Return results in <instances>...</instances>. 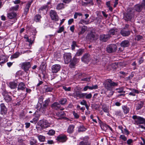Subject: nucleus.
<instances>
[{
	"mask_svg": "<svg viewBox=\"0 0 145 145\" xmlns=\"http://www.w3.org/2000/svg\"><path fill=\"white\" fill-rule=\"evenodd\" d=\"M118 82H114L110 79L106 80L104 82L103 85L105 88L108 90H112L113 88H115L118 85Z\"/></svg>",
	"mask_w": 145,
	"mask_h": 145,
	"instance_id": "nucleus-1",
	"label": "nucleus"
},
{
	"mask_svg": "<svg viewBox=\"0 0 145 145\" xmlns=\"http://www.w3.org/2000/svg\"><path fill=\"white\" fill-rule=\"evenodd\" d=\"M132 118L134 120V123L135 125H138L144 123L145 121L142 117L136 115H133Z\"/></svg>",
	"mask_w": 145,
	"mask_h": 145,
	"instance_id": "nucleus-2",
	"label": "nucleus"
},
{
	"mask_svg": "<svg viewBox=\"0 0 145 145\" xmlns=\"http://www.w3.org/2000/svg\"><path fill=\"white\" fill-rule=\"evenodd\" d=\"M133 10L131 9L128 11L127 12L124 14V18L126 21H129L134 16Z\"/></svg>",
	"mask_w": 145,
	"mask_h": 145,
	"instance_id": "nucleus-3",
	"label": "nucleus"
},
{
	"mask_svg": "<svg viewBox=\"0 0 145 145\" xmlns=\"http://www.w3.org/2000/svg\"><path fill=\"white\" fill-rule=\"evenodd\" d=\"M117 48V46L115 44H111L107 46L106 51L109 53H113L116 51Z\"/></svg>",
	"mask_w": 145,
	"mask_h": 145,
	"instance_id": "nucleus-4",
	"label": "nucleus"
},
{
	"mask_svg": "<svg viewBox=\"0 0 145 145\" xmlns=\"http://www.w3.org/2000/svg\"><path fill=\"white\" fill-rule=\"evenodd\" d=\"M50 15L52 20L55 21L58 20V16L55 10H51L50 11Z\"/></svg>",
	"mask_w": 145,
	"mask_h": 145,
	"instance_id": "nucleus-5",
	"label": "nucleus"
},
{
	"mask_svg": "<svg viewBox=\"0 0 145 145\" xmlns=\"http://www.w3.org/2000/svg\"><path fill=\"white\" fill-rule=\"evenodd\" d=\"M21 65L22 68L24 69L25 72L28 71L29 68L31 67V65L29 62L25 61L22 63H21Z\"/></svg>",
	"mask_w": 145,
	"mask_h": 145,
	"instance_id": "nucleus-6",
	"label": "nucleus"
},
{
	"mask_svg": "<svg viewBox=\"0 0 145 145\" xmlns=\"http://www.w3.org/2000/svg\"><path fill=\"white\" fill-rule=\"evenodd\" d=\"M111 36L110 34H102L99 36V40L103 42L107 41L110 37Z\"/></svg>",
	"mask_w": 145,
	"mask_h": 145,
	"instance_id": "nucleus-7",
	"label": "nucleus"
},
{
	"mask_svg": "<svg viewBox=\"0 0 145 145\" xmlns=\"http://www.w3.org/2000/svg\"><path fill=\"white\" fill-rule=\"evenodd\" d=\"M64 58L65 63V64H68L71 60L72 56L70 53H65L64 54Z\"/></svg>",
	"mask_w": 145,
	"mask_h": 145,
	"instance_id": "nucleus-8",
	"label": "nucleus"
},
{
	"mask_svg": "<svg viewBox=\"0 0 145 145\" xmlns=\"http://www.w3.org/2000/svg\"><path fill=\"white\" fill-rule=\"evenodd\" d=\"M86 38L90 41L96 40L98 39V36L97 35H95L93 33L91 32L87 34Z\"/></svg>",
	"mask_w": 145,
	"mask_h": 145,
	"instance_id": "nucleus-9",
	"label": "nucleus"
},
{
	"mask_svg": "<svg viewBox=\"0 0 145 145\" xmlns=\"http://www.w3.org/2000/svg\"><path fill=\"white\" fill-rule=\"evenodd\" d=\"M16 14L15 12L14 11H12L8 13L7 16L9 19L13 20L12 21L14 23L17 20L16 18Z\"/></svg>",
	"mask_w": 145,
	"mask_h": 145,
	"instance_id": "nucleus-10",
	"label": "nucleus"
},
{
	"mask_svg": "<svg viewBox=\"0 0 145 145\" xmlns=\"http://www.w3.org/2000/svg\"><path fill=\"white\" fill-rule=\"evenodd\" d=\"M91 57L90 55L88 54H86L81 58L82 61L84 63H88L91 59Z\"/></svg>",
	"mask_w": 145,
	"mask_h": 145,
	"instance_id": "nucleus-11",
	"label": "nucleus"
},
{
	"mask_svg": "<svg viewBox=\"0 0 145 145\" xmlns=\"http://www.w3.org/2000/svg\"><path fill=\"white\" fill-rule=\"evenodd\" d=\"M120 34L123 37H128L130 34V31L124 28L121 30Z\"/></svg>",
	"mask_w": 145,
	"mask_h": 145,
	"instance_id": "nucleus-12",
	"label": "nucleus"
},
{
	"mask_svg": "<svg viewBox=\"0 0 145 145\" xmlns=\"http://www.w3.org/2000/svg\"><path fill=\"white\" fill-rule=\"evenodd\" d=\"M67 139V137L65 135L62 134L57 136L56 140L59 142H63L66 141Z\"/></svg>",
	"mask_w": 145,
	"mask_h": 145,
	"instance_id": "nucleus-13",
	"label": "nucleus"
},
{
	"mask_svg": "<svg viewBox=\"0 0 145 145\" xmlns=\"http://www.w3.org/2000/svg\"><path fill=\"white\" fill-rule=\"evenodd\" d=\"M33 2V0H31L30 1H29L27 4H26V6L25 8L24 14L25 15H26L29 11L30 7Z\"/></svg>",
	"mask_w": 145,
	"mask_h": 145,
	"instance_id": "nucleus-14",
	"label": "nucleus"
},
{
	"mask_svg": "<svg viewBox=\"0 0 145 145\" xmlns=\"http://www.w3.org/2000/svg\"><path fill=\"white\" fill-rule=\"evenodd\" d=\"M61 69V66L59 64H56L52 66L51 69L52 72L53 73H56Z\"/></svg>",
	"mask_w": 145,
	"mask_h": 145,
	"instance_id": "nucleus-15",
	"label": "nucleus"
},
{
	"mask_svg": "<svg viewBox=\"0 0 145 145\" xmlns=\"http://www.w3.org/2000/svg\"><path fill=\"white\" fill-rule=\"evenodd\" d=\"M2 94L4 97V99L7 102H10L12 100V98L10 96H9L8 93L6 91H4Z\"/></svg>",
	"mask_w": 145,
	"mask_h": 145,
	"instance_id": "nucleus-16",
	"label": "nucleus"
},
{
	"mask_svg": "<svg viewBox=\"0 0 145 145\" xmlns=\"http://www.w3.org/2000/svg\"><path fill=\"white\" fill-rule=\"evenodd\" d=\"M79 59L75 57H73L70 62L69 66L70 67H73L79 61Z\"/></svg>",
	"mask_w": 145,
	"mask_h": 145,
	"instance_id": "nucleus-17",
	"label": "nucleus"
},
{
	"mask_svg": "<svg viewBox=\"0 0 145 145\" xmlns=\"http://www.w3.org/2000/svg\"><path fill=\"white\" fill-rule=\"evenodd\" d=\"M51 107L54 109L58 110L60 109L61 110H64V108H61V106L59 103L58 102H55L52 104Z\"/></svg>",
	"mask_w": 145,
	"mask_h": 145,
	"instance_id": "nucleus-18",
	"label": "nucleus"
},
{
	"mask_svg": "<svg viewBox=\"0 0 145 145\" xmlns=\"http://www.w3.org/2000/svg\"><path fill=\"white\" fill-rule=\"evenodd\" d=\"M41 123L40 126L43 129H44L50 126V124L46 120H44L41 121H40Z\"/></svg>",
	"mask_w": 145,
	"mask_h": 145,
	"instance_id": "nucleus-19",
	"label": "nucleus"
},
{
	"mask_svg": "<svg viewBox=\"0 0 145 145\" xmlns=\"http://www.w3.org/2000/svg\"><path fill=\"white\" fill-rule=\"evenodd\" d=\"M84 94L83 93L80 92L79 91H76L73 94V96L74 97L76 98L77 99L81 98H83V96Z\"/></svg>",
	"mask_w": 145,
	"mask_h": 145,
	"instance_id": "nucleus-20",
	"label": "nucleus"
},
{
	"mask_svg": "<svg viewBox=\"0 0 145 145\" xmlns=\"http://www.w3.org/2000/svg\"><path fill=\"white\" fill-rule=\"evenodd\" d=\"M91 143L88 140L87 137L84 138L82 141L80 142L79 145H90Z\"/></svg>",
	"mask_w": 145,
	"mask_h": 145,
	"instance_id": "nucleus-21",
	"label": "nucleus"
},
{
	"mask_svg": "<svg viewBox=\"0 0 145 145\" xmlns=\"http://www.w3.org/2000/svg\"><path fill=\"white\" fill-rule=\"evenodd\" d=\"M1 112L2 114H6L7 113V109L6 108L5 104L3 103H2L1 104Z\"/></svg>",
	"mask_w": 145,
	"mask_h": 145,
	"instance_id": "nucleus-22",
	"label": "nucleus"
},
{
	"mask_svg": "<svg viewBox=\"0 0 145 145\" xmlns=\"http://www.w3.org/2000/svg\"><path fill=\"white\" fill-rule=\"evenodd\" d=\"M25 88L26 86L25 83L23 82H21L18 85V90L23 91Z\"/></svg>",
	"mask_w": 145,
	"mask_h": 145,
	"instance_id": "nucleus-23",
	"label": "nucleus"
},
{
	"mask_svg": "<svg viewBox=\"0 0 145 145\" xmlns=\"http://www.w3.org/2000/svg\"><path fill=\"white\" fill-rule=\"evenodd\" d=\"M134 9L136 11L140 12L143 8L141 4H137L135 6Z\"/></svg>",
	"mask_w": 145,
	"mask_h": 145,
	"instance_id": "nucleus-24",
	"label": "nucleus"
},
{
	"mask_svg": "<svg viewBox=\"0 0 145 145\" xmlns=\"http://www.w3.org/2000/svg\"><path fill=\"white\" fill-rule=\"evenodd\" d=\"M74 126L73 125H69L67 129V132L68 133H72L74 131Z\"/></svg>",
	"mask_w": 145,
	"mask_h": 145,
	"instance_id": "nucleus-25",
	"label": "nucleus"
},
{
	"mask_svg": "<svg viewBox=\"0 0 145 145\" xmlns=\"http://www.w3.org/2000/svg\"><path fill=\"white\" fill-rule=\"evenodd\" d=\"M122 108L124 114H126L129 112L130 109L127 106L123 105L122 106Z\"/></svg>",
	"mask_w": 145,
	"mask_h": 145,
	"instance_id": "nucleus-26",
	"label": "nucleus"
},
{
	"mask_svg": "<svg viewBox=\"0 0 145 145\" xmlns=\"http://www.w3.org/2000/svg\"><path fill=\"white\" fill-rule=\"evenodd\" d=\"M120 45L123 47H128L129 45V42L127 40H123L121 43Z\"/></svg>",
	"mask_w": 145,
	"mask_h": 145,
	"instance_id": "nucleus-27",
	"label": "nucleus"
},
{
	"mask_svg": "<svg viewBox=\"0 0 145 145\" xmlns=\"http://www.w3.org/2000/svg\"><path fill=\"white\" fill-rule=\"evenodd\" d=\"M41 18L42 17L40 15L37 14L35 16L34 20L37 22H40Z\"/></svg>",
	"mask_w": 145,
	"mask_h": 145,
	"instance_id": "nucleus-28",
	"label": "nucleus"
},
{
	"mask_svg": "<svg viewBox=\"0 0 145 145\" xmlns=\"http://www.w3.org/2000/svg\"><path fill=\"white\" fill-rule=\"evenodd\" d=\"M144 102L142 101H140L138 102L136 105V109L137 110L141 109L143 106Z\"/></svg>",
	"mask_w": 145,
	"mask_h": 145,
	"instance_id": "nucleus-29",
	"label": "nucleus"
},
{
	"mask_svg": "<svg viewBox=\"0 0 145 145\" xmlns=\"http://www.w3.org/2000/svg\"><path fill=\"white\" fill-rule=\"evenodd\" d=\"M130 90H131L132 91L129 93L128 95H129L134 96L135 95L136 93H139L138 91L136 89H131Z\"/></svg>",
	"mask_w": 145,
	"mask_h": 145,
	"instance_id": "nucleus-30",
	"label": "nucleus"
},
{
	"mask_svg": "<svg viewBox=\"0 0 145 145\" xmlns=\"http://www.w3.org/2000/svg\"><path fill=\"white\" fill-rule=\"evenodd\" d=\"M86 27L84 26L80 28V29H79V32L78 33L79 35H82L85 32L86 30Z\"/></svg>",
	"mask_w": 145,
	"mask_h": 145,
	"instance_id": "nucleus-31",
	"label": "nucleus"
},
{
	"mask_svg": "<svg viewBox=\"0 0 145 145\" xmlns=\"http://www.w3.org/2000/svg\"><path fill=\"white\" fill-rule=\"evenodd\" d=\"M117 31L118 29H112L110 30L108 34H110L111 36V35H114L117 32Z\"/></svg>",
	"mask_w": 145,
	"mask_h": 145,
	"instance_id": "nucleus-32",
	"label": "nucleus"
},
{
	"mask_svg": "<svg viewBox=\"0 0 145 145\" xmlns=\"http://www.w3.org/2000/svg\"><path fill=\"white\" fill-rule=\"evenodd\" d=\"M84 52V49H79L77 50V51L75 54L76 56H81Z\"/></svg>",
	"mask_w": 145,
	"mask_h": 145,
	"instance_id": "nucleus-33",
	"label": "nucleus"
},
{
	"mask_svg": "<svg viewBox=\"0 0 145 145\" xmlns=\"http://www.w3.org/2000/svg\"><path fill=\"white\" fill-rule=\"evenodd\" d=\"M29 142L31 145H37L36 144L37 142V140L33 137L31 138V140L29 141Z\"/></svg>",
	"mask_w": 145,
	"mask_h": 145,
	"instance_id": "nucleus-34",
	"label": "nucleus"
},
{
	"mask_svg": "<svg viewBox=\"0 0 145 145\" xmlns=\"http://www.w3.org/2000/svg\"><path fill=\"white\" fill-rule=\"evenodd\" d=\"M22 53H21L20 52H16L14 54L11 56L10 58L11 59H13L14 58H17L19 57V56Z\"/></svg>",
	"mask_w": 145,
	"mask_h": 145,
	"instance_id": "nucleus-35",
	"label": "nucleus"
},
{
	"mask_svg": "<svg viewBox=\"0 0 145 145\" xmlns=\"http://www.w3.org/2000/svg\"><path fill=\"white\" fill-rule=\"evenodd\" d=\"M17 84L14 82H10L9 83V87L11 89H14L16 87Z\"/></svg>",
	"mask_w": 145,
	"mask_h": 145,
	"instance_id": "nucleus-36",
	"label": "nucleus"
},
{
	"mask_svg": "<svg viewBox=\"0 0 145 145\" xmlns=\"http://www.w3.org/2000/svg\"><path fill=\"white\" fill-rule=\"evenodd\" d=\"M53 89V88L49 87L47 85H45L44 88V90L45 92H51Z\"/></svg>",
	"mask_w": 145,
	"mask_h": 145,
	"instance_id": "nucleus-37",
	"label": "nucleus"
},
{
	"mask_svg": "<svg viewBox=\"0 0 145 145\" xmlns=\"http://www.w3.org/2000/svg\"><path fill=\"white\" fill-rule=\"evenodd\" d=\"M114 114L116 116H118L121 117H123V115L122 112L120 110H116L114 112Z\"/></svg>",
	"mask_w": 145,
	"mask_h": 145,
	"instance_id": "nucleus-38",
	"label": "nucleus"
},
{
	"mask_svg": "<svg viewBox=\"0 0 145 145\" xmlns=\"http://www.w3.org/2000/svg\"><path fill=\"white\" fill-rule=\"evenodd\" d=\"M64 4L62 3L58 4L56 6V9L58 10H61L64 8Z\"/></svg>",
	"mask_w": 145,
	"mask_h": 145,
	"instance_id": "nucleus-39",
	"label": "nucleus"
},
{
	"mask_svg": "<svg viewBox=\"0 0 145 145\" xmlns=\"http://www.w3.org/2000/svg\"><path fill=\"white\" fill-rule=\"evenodd\" d=\"M84 95L83 96V98H84L85 97L87 99H90L92 97V94L91 93L88 94L86 93H83Z\"/></svg>",
	"mask_w": 145,
	"mask_h": 145,
	"instance_id": "nucleus-40",
	"label": "nucleus"
},
{
	"mask_svg": "<svg viewBox=\"0 0 145 145\" xmlns=\"http://www.w3.org/2000/svg\"><path fill=\"white\" fill-rule=\"evenodd\" d=\"M86 129L83 125H82L78 127V132L85 131Z\"/></svg>",
	"mask_w": 145,
	"mask_h": 145,
	"instance_id": "nucleus-41",
	"label": "nucleus"
},
{
	"mask_svg": "<svg viewBox=\"0 0 145 145\" xmlns=\"http://www.w3.org/2000/svg\"><path fill=\"white\" fill-rule=\"evenodd\" d=\"M67 100L66 98H62L59 101V104L62 105H64L67 102Z\"/></svg>",
	"mask_w": 145,
	"mask_h": 145,
	"instance_id": "nucleus-42",
	"label": "nucleus"
},
{
	"mask_svg": "<svg viewBox=\"0 0 145 145\" xmlns=\"http://www.w3.org/2000/svg\"><path fill=\"white\" fill-rule=\"evenodd\" d=\"M39 140L41 142H44L45 140V137L44 136L41 135H39L37 136Z\"/></svg>",
	"mask_w": 145,
	"mask_h": 145,
	"instance_id": "nucleus-43",
	"label": "nucleus"
},
{
	"mask_svg": "<svg viewBox=\"0 0 145 145\" xmlns=\"http://www.w3.org/2000/svg\"><path fill=\"white\" fill-rule=\"evenodd\" d=\"M106 5L107 7L109 8V9L110 11H112L113 8L112 7L110 6V1H108L106 3Z\"/></svg>",
	"mask_w": 145,
	"mask_h": 145,
	"instance_id": "nucleus-44",
	"label": "nucleus"
},
{
	"mask_svg": "<svg viewBox=\"0 0 145 145\" xmlns=\"http://www.w3.org/2000/svg\"><path fill=\"white\" fill-rule=\"evenodd\" d=\"M77 46L76 42L74 41H73L71 45V48L72 50H74L75 49V47Z\"/></svg>",
	"mask_w": 145,
	"mask_h": 145,
	"instance_id": "nucleus-45",
	"label": "nucleus"
},
{
	"mask_svg": "<svg viewBox=\"0 0 145 145\" xmlns=\"http://www.w3.org/2000/svg\"><path fill=\"white\" fill-rule=\"evenodd\" d=\"M117 66V64L116 63H112L110 65H108V67H111L112 69H115Z\"/></svg>",
	"mask_w": 145,
	"mask_h": 145,
	"instance_id": "nucleus-46",
	"label": "nucleus"
},
{
	"mask_svg": "<svg viewBox=\"0 0 145 145\" xmlns=\"http://www.w3.org/2000/svg\"><path fill=\"white\" fill-rule=\"evenodd\" d=\"M116 90L117 91V92L118 93H125V91H123V89L122 88H116Z\"/></svg>",
	"mask_w": 145,
	"mask_h": 145,
	"instance_id": "nucleus-47",
	"label": "nucleus"
},
{
	"mask_svg": "<svg viewBox=\"0 0 145 145\" xmlns=\"http://www.w3.org/2000/svg\"><path fill=\"white\" fill-rule=\"evenodd\" d=\"M142 39V36L140 35H137L135 37V40L138 41Z\"/></svg>",
	"mask_w": 145,
	"mask_h": 145,
	"instance_id": "nucleus-48",
	"label": "nucleus"
},
{
	"mask_svg": "<svg viewBox=\"0 0 145 145\" xmlns=\"http://www.w3.org/2000/svg\"><path fill=\"white\" fill-rule=\"evenodd\" d=\"M47 8H48L47 5H43L39 9V10L43 11L44 10H46Z\"/></svg>",
	"mask_w": 145,
	"mask_h": 145,
	"instance_id": "nucleus-49",
	"label": "nucleus"
},
{
	"mask_svg": "<svg viewBox=\"0 0 145 145\" xmlns=\"http://www.w3.org/2000/svg\"><path fill=\"white\" fill-rule=\"evenodd\" d=\"M82 14L81 13L76 12L74 15V18L75 19H76L78 16H82Z\"/></svg>",
	"mask_w": 145,
	"mask_h": 145,
	"instance_id": "nucleus-50",
	"label": "nucleus"
},
{
	"mask_svg": "<svg viewBox=\"0 0 145 145\" xmlns=\"http://www.w3.org/2000/svg\"><path fill=\"white\" fill-rule=\"evenodd\" d=\"M55 131L53 130H50L47 134L50 135H53L55 134Z\"/></svg>",
	"mask_w": 145,
	"mask_h": 145,
	"instance_id": "nucleus-51",
	"label": "nucleus"
},
{
	"mask_svg": "<svg viewBox=\"0 0 145 145\" xmlns=\"http://www.w3.org/2000/svg\"><path fill=\"white\" fill-rule=\"evenodd\" d=\"M79 24H88V22L85 20L84 19H81L79 22Z\"/></svg>",
	"mask_w": 145,
	"mask_h": 145,
	"instance_id": "nucleus-52",
	"label": "nucleus"
},
{
	"mask_svg": "<svg viewBox=\"0 0 145 145\" xmlns=\"http://www.w3.org/2000/svg\"><path fill=\"white\" fill-rule=\"evenodd\" d=\"M102 109L103 111L105 112L108 113L109 112L108 109L105 106H103Z\"/></svg>",
	"mask_w": 145,
	"mask_h": 145,
	"instance_id": "nucleus-53",
	"label": "nucleus"
},
{
	"mask_svg": "<svg viewBox=\"0 0 145 145\" xmlns=\"http://www.w3.org/2000/svg\"><path fill=\"white\" fill-rule=\"evenodd\" d=\"M73 114L75 118L76 119H78L79 118V115L78 114V113H76L75 111H73Z\"/></svg>",
	"mask_w": 145,
	"mask_h": 145,
	"instance_id": "nucleus-54",
	"label": "nucleus"
},
{
	"mask_svg": "<svg viewBox=\"0 0 145 145\" xmlns=\"http://www.w3.org/2000/svg\"><path fill=\"white\" fill-rule=\"evenodd\" d=\"M64 30V28L63 26L60 27L59 30L57 31V32L58 33H61Z\"/></svg>",
	"mask_w": 145,
	"mask_h": 145,
	"instance_id": "nucleus-55",
	"label": "nucleus"
},
{
	"mask_svg": "<svg viewBox=\"0 0 145 145\" xmlns=\"http://www.w3.org/2000/svg\"><path fill=\"white\" fill-rule=\"evenodd\" d=\"M98 88V86L97 85H94L92 86H89L88 89L92 90L94 89H96Z\"/></svg>",
	"mask_w": 145,
	"mask_h": 145,
	"instance_id": "nucleus-56",
	"label": "nucleus"
},
{
	"mask_svg": "<svg viewBox=\"0 0 145 145\" xmlns=\"http://www.w3.org/2000/svg\"><path fill=\"white\" fill-rule=\"evenodd\" d=\"M19 7V5H16L15 6L12 7L11 8V9L13 10H17Z\"/></svg>",
	"mask_w": 145,
	"mask_h": 145,
	"instance_id": "nucleus-57",
	"label": "nucleus"
},
{
	"mask_svg": "<svg viewBox=\"0 0 145 145\" xmlns=\"http://www.w3.org/2000/svg\"><path fill=\"white\" fill-rule=\"evenodd\" d=\"M63 88L66 91H70L71 90V88L69 87L68 88L65 86H63Z\"/></svg>",
	"mask_w": 145,
	"mask_h": 145,
	"instance_id": "nucleus-58",
	"label": "nucleus"
},
{
	"mask_svg": "<svg viewBox=\"0 0 145 145\" xmlns=\"http://www.w3.org/2000/svg\"><path fill=\"white\" fill-rule=\"evenodd\" d=\"M120 138L124 141L127 140V138L124 135H121L120 136Z\"/></svg>",
	"mask_w": 145,
	"mask_h": 145,
	"instance_id": "nucleus-59",
	"label": "nucleus"
},
{
	"mask_svg": "<svg viewBox=\"0 0 145 145\" xmlns=\"http://www.w3.org/2000/svg\"><path fill=\"white\" fill-rule=\"evenodd\" d=\"M123 132L124 133H123L125 134V135H128L129 134V133L128 130L126 128L124 129V130L123 131Z\"/></svg>",
	"mask_w": 145,
	"mask_h": 145,
	"instance_id": "nucleus-60",
	"label": "nucleus"
},
{
	"mask_svg": "<svg viewBox=\"0 0 145 145\" xmlns=\"http://www.w3.org/2000/svg\"><path fill=\"white\" fill-rule=\"evenodd\" d=\"M80 104L82 105L85 106L87 104L86 101L84 99L83 100L80 102Z\"/></svg>",
	"mask_w": 145,
	"mask_h": 145,
	"instance_id": "nucleus-61",
	"label": "nucleus"
},
{
	"mask_svg": "<svg viewBox=\"0 0 145 145\" xmlns=\"http://www.w3.org/2000/svg\"><path fill=\"white\" fill-rule=\"evenodd\" d=\"M91 78V77H89V78H86L82 79H81V80L82 81H90Z\"/></svg>",
	"mask_w": 145,
	"mask_h": 145,
	"instance_id": "nucleus-62",
	"label": "nucleus"
},
{
	"mask_svg": "<svg viewBox=\"0 0 145 145\" xmlns=\"http://www.w3.org/2000/svg\"><path fill=\"white\" fill-rule=\"evenodd\" d=\"M142 7L145 10V0H143L141 3Z\"/></svg>",
	"mask_w": 145,
	"mask_h": 145,
	"instance_id": "nucleus-63",
	"label": "nucleus"
},
{
	"mask_svg": "<svg viewBox=\"0 0 145 145\" xmlns=\"http://www.w3.org/2000/svg\"><path fill=\"white\" fill-rule=\"evenodd\" d=\"M57 114H59L58 115L59 116H63L64 115L65 113V112L63 111H60L59 112L57 113Z\"/></svg>",
	"mask_w": 145,
	"mask_h": 145,
	"instance_id": "nucleus-64",
	"label": "nucleus"
}]
</instances>
